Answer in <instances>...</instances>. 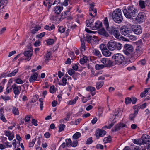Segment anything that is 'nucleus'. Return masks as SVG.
<instances>
[{
	"mask_svg": "<svg viewBox=\"0 0 150 150\" xmlns=\"http://www.w3.org/2000/svg\"><path fill=\"white\" fill-rule=\"evenodd\" d=\"M123 12L125 16L130 19L135 17L138 13L137 9L132 6H129L127 8H123Z\"/></svg>",
	"mask_w": 150,
	"mask_h": 150,
	"instance_id": "obj_1",
	"label": "nucleus"
},
{
	"mask_svg": "<svg viewBox=\"0 0 150 150\" xmlns=\"http://www.w3.org/2000/svg\"><path fill=\"white\" fill-rule=\"evenodd\" d=\"M112 18L114 21L118 23H121L123 20V17L121 10L120 9L115 10L112 14Z\"/></svg>",
	"mask_w": 150,
	"mask_h": 150,
	"instance_id": "obj_2",
	"label": "nucleus"
},
{
	"mask_svg": "<svg viewBox=\"0 0 150 150\" xmlns=\"http://www.w3.org/2000/svg\"><path fill=\"white\" fill-rule=\"evenodd\" d=\"M122 45L119 43H117L114 40H110L107 44V47L108 49L112 51L117 49L120 50L122 47Z\"/></svg>",
	"mask_w": 150,
	"mask_h": 150,
	"instance_id": "obj_3",
	"label": "nucleus"
},
{
	"mask_svg": "<svg viewBox=\"0 0 150 150\" xmlns=\"http://www.w3.org/2000/svg\"><path fill=\"white\" fill-rule=\"evenodd\" d=\"M112 59L114 60L115 64H121L125 60L124 56L120 53L114 54L112 57Z\"/></svg>",
	"mask_w": 150,
	"mask_h": 150,
	"instance_id": "obj_4",
	"label": "nucleus"
},
{
	"mask_svg": "<svg viewBox=\"0 0 150 150\" xmlns=\"http://www.w3.org/2000/svg\"><path fill=\"white\" fill-rule=\"evenodd\" d=\"M107 30L110 34L114 36L116 38L119 39L121 38V36L120 35L117 28L111 26L109 29H107Z\"/></svg>",
	"mask_w": 150,
	"mask_h": 150,
	"instance_id": "obj_5",
	"label": "nucleus"
},
{
	"mask_svg": "<svg viewBox=\"0 0 150 150\" xmlns=\"http://www.w3.org/2000/svg\"><path fill=\"white\" fill-rule=\"evenodd\" d=\"M133 50V48L132 45L128 44L124 45L123 51L125 55L130 56Z\"/></svg>",
	"mask_w": 150,
	"mask_h": 150,
	"instance_id": "obj_6",
	"label": "nucleus"
},
{
	"mask_svg": "<svg viewBox=\"0 0 150 150\" xmlns=\"http://www.w3.org/2000/svg\"><path fill=\"white\" fill-rule=\"evenodd\" d=\"M142 53V51L140 48L138 46L136 48L134 52H132L130 56L132 58L134 59L137 58L139 57Z\"/></svg>",
	"mask_w": 150,
	"mask_h": 150,
	"instance_id": "obj_7",
	"label": "nucleus"
},
{
	"mask_svg": "<svg viewBox=\"0 0 150 150\" xmlns=\"http://www.w3.org/2000/svg\"><path fill=\"white\" fill-rule=\"evenodd\" d=\"M120 31L122 34L127 37L132 33V29L130 28H128L125 26L122 27Z\"/></svg>",
	"mask_w": 150,
	"mask_h": 150,
	"instance_id": "obj_8",
	"label": "nucleus"
},
{
	"mask_svg": "<svg viewBox=\"0 0 150 150\" xmlns=\"http://www.w3.org/2000/svg\"><path fill=\"white\" fill-rule=\"evenodd\" d=\"M12 87L13 93L15 95L14 97L16 98L17 96L20 94L21 88L20 86H17L16 84L12 85Z\"/></svg>",
	"mask_w": 150,
	"mask_h": 150,
	"instance_id": "obj_9",
	"label": "nucleus"
},
{
	"mask_svg": "<svg viewBox=\"0 0 150 150\" xmlns=\"http://www.w3.org/2000/svg\"><path fill=\"white\" fill-rule=\"evenodd\" d=\"M106 133V131L103 130L98 129L95 131V135L96 138L98 139L100 137H102L104 136Z\"/></svg>",
	"mask_w": 150,
	"mask_h": 150,
	"instance_id": "obj_10",
	"label": "nucleus"
},
{
	"mask_svg": "<svg viewBox=\"0 0 150 150\" xmlns=\"http://www.w3.org/2000/svg\"><path fill=\"white\" fill-rule=\"evenodd\" d=\"M142 144H150V136L146 134L143 135L141 137Z\"/></svg>",
	"mask_w": 150,
	"mask_h": 150,
	"instance_id": "obj_11",
	"label": "nucleus"
},
{
	"mask_svg": "<svg viewBox=\"0 0 150 150\" xmlns=\"http://www.w3.org/2000/svg\"><path fill=\"white\" fill-rule=\"evenodd\" d=\"M145 19V14L143 13H139L136 18V20L138 22L140 23L143 22Z\"/></svg>",
	"mask_w": 150,
	"mask_h": 150,
	"instance_id": "obj_12",
	"label": "nucleus"
},
{
	"mask_svg": "<svg viewBox=\"0 0 150 150\" xmlns=\"http://www.w3.org/2000/svg\"><path fill=\"white\" fill-rule=\"evenodd\" d=\"M38 76L37 73L35 72L33 73L29 79V81L30 83H33L35 81L37 80Z\"/></svg>",
	"mask_w": 150,
	"mask_h": 150,
	"instance_id": "obj_13",
	"label": "nucleus"
},
{
	"mask_svg": "<svg viewBox=\"0 0 150 150\" xmlns=\"http://www.w3.org/2000/svg\"><path fill=\"white\" fill-rule=\"evenodd\" d=\"M126 125L123 123H120L117 124L113 129V131H116L120 129L121 128L125 127Z\"/></svg>",
	"mask_w": 150,
	"mask_h": 150,
	"instance_id": "obj_14",
	"label": "nucleus"
},
{
	"mask_svg": "<svg viewBox=\"0 0 150 150\" xmlns=\"http://www.w3.org/2000/svg\"><path fill=\"white\" fill-rule=\"evenodd\" d=\"M23 54L25 56L27 57L25 59L29 61L31 59L32 55V52L31 51H28L25 52Z\"/></svg>",
	"mask_w": 150,
	"mask_h": 150,
	"instance_id": "obj_15",
	"label": "nucleus"
},
{
	"mask_svg": "<svg viewBox=\"0 0 150 150\" xmlns=\"http://www.w3.org/2000/svg\"><path fill=\"white\" fill-rule=\"evenodd\" d=\"M132 31L136 34H140L142 31L141 27L140 26L135 27L134 28L132 29Z\"/></svg>",
	"mask_w": 150,
	"mask_h": 150,
	"instance_id": "obj_16",
	"label": "nucleus"
},
{
	"mask_svg": "<svg viewBox=\"0 0 150 150\" xmlns=\"http://www.w3.org/2000/svg\"><path fill=\"white\" fill-rule=\"evenodd\" d=\"M102 23L99 21H97L95 23V25L94 26L92 27V29L96 30L101 28L102 27Z\"/></svg>",
	"mask_w": 150,
	"mask_h": 150,
	"instance_id": "obj_17",
	"label": "nucleus"
},
{
	"mask_svg": "<svg viewBox=\"0 0 150 150\" xmlns=\"http://www.w3.org/2000/svg\"><path fill=\"white\" fill-rule=\"evenodd\" d=\"M98 32L99 34L105 37H108L109 36V34L106 31L105 29L104 28H102L99 30Z\"/></svg>",
	"mask_w": 150,
	"mask_h": 150,
	"instance_id": "obj_18",
	"label": "nucleus"
},
{
	"mask_svg": "<svg viewBox=\"0 0 150 150\" xmlns=\"http://www.w3.org/2000/svg\"><path fill=\"white\" fill-rule=\"evenodd\" d=\"M102 54L104 56L106 57H109L111 55V52L107 48H105L103 50Z\"/></svg>",
	"mask_w": 150,
	"mask_h": 150,
	"instance_id": "obj_19",
	"label": "nucleus"
},
{
	"mask_svg": "<svg viewBox=\"0 0 150 150\" xmlns=\"http://www.w3.org/2000/svg\"><path fill=\"white\" fill-rule=\"evenodd\" d=\"M86 89L88 91L91 92V94L92 96H94L95 95L96 93L95 92H93L95 90V88L94 87L89 86L87 87L86 88Z\"/></svg>",
	"mask_w": 150,
	"mask_h": 150,
	"instance_id": "obj_20",
	"label": "nucleus"
},
{
	"mask_svg": "<svg viewBox=\"0 0 150 150\" xmlns=\"http://www.w3.org/2000/svg\"><path fill=\"white\" fill-rule=\"evenodd\" d=\"M63 8L62 7H60L59 6L55 7L54 8V11L56 13L59 14L60 13L61 11L63 9Z\"/></svg>",
	"mask_w": 150,
	"mask_h": 150,
	"instance_id": "obj_21",
	"label": "nucleus"
},
{
	"mask_svg": "<svg viewBox=\"0 0 150 150\" xmlns=\"http://www.w3.org/2000/svg\"><path fill=\"white\" fill-rule=\"evenodd\" d=\"M85 43L84 42V40L83 39H81V51H84L85 50Z\"/></svg>",
	"mask_w": 150,
	"mask_h": 150,
	"instance_id": "obj_22",
	"label": "nucleus"
},
{
	"mask_svg": "<svg viewBox=\"0 0 150 150\" xmlns=\"http://www.w3.org/2000/svg\"><path fill=\"white\" fill-rule=\"evenodd\" d=\"M138 111L135 110L134 113L131 114L129 116V120H133L138 114Z\"/></svg>",
	"mask_w": 150,
	"mask_h": 150,
	"instance_id": "obj_23",
	"label": "nucleus"
},
{
	"mask_svg": "<svg viewBox=\"0 0 150 150\" xmlns=\"http://www.w3.org/2000/svg\"><path fill=\"white\" fill-rule=\"evenodd\" d=\"M93 52L94 55L98 56V57H100L101 56V54L99 51L96 49H94Z\"/></svg>",
	"mask_w": 150,
	"mask_h": 150,
	"instance_id": "obj_24",
	"label": "nucleus"
},
{
	"mask_svg": "<svg viewBox=\"0 0 150 150\" xmlns=\"http://www.w3.org/2000/svg\"><path fill=\"white\" fill-rule=\"evenodd\" d=\"M139 5L142 9L144 8L145 7L146 3L143 1L140 0L139 1Z\"/></svg>",
	"mask_w": 150,
	"mask_h": 150,
	"instance_id": "obj_25",
	"label": "nucleus"
},
{
	"mask_svg": "<svg viewBox=\"0 0 150 150\" xmlns=\"http://www.w3.org/2000/svg\"><path fill=\"white\" fill-rule=\"evenodd\" d=\"M142 138L141 139H134L133 141L134 143L139 145H141L142 144Z\"/></svg>",
	"mask_w": 150,
	"mask_h": 150,
	"instance_id": "obj_26",
	"label": "nucleus"
},
{
	"mask_svg": "<svg viewBox=\"0 0 150 150\" xmlns=\"http://www.w3.org/2000/svg\"><path fill=\"white\" fill-rule=\"evenodd\" d=\"M93 20H87L86 21V25L88 27H91L93 25Z\"/></svg>",
	"mask_w": 150,
	"mask_h": 150,
	"instance_id": "obj_27",
	"label": "nucleus"
},
{
	"mask_svg": "<svg viewBox=\"0 0 150 150\" xmlns=\"http://www.w3.org/2000/svg\"><path fill=\"white\" fill-rule=\"evenodd\" d=\"M88 61V59L86 57L84 56L83 58H81L80 60V62L82 64H84L86 63Z\"/></svg>",
	"mask_w": 150,
	"mask_h": 150,
	"instance_id": "obj_28",
	"label": "nucleus"
},
{
	"mask_svg": "<svg viewBox=\"0 0 150 150\" xmlns=\"http://www.w3.org/2000/svg\"><path fill=\"white\" fill-rule=\"evenodd\" d=\"M51 54V52H48L45 55L44 58L46 64L47 63V61L49 59Z\"/></svg>",
	"mask_w": 150,
	"mask_h": 150,
	"instance_id": "obj_29",
	"label": "nucleus"
},
{
	"mask_svg": "<svg viewBox=\"0 0 150 150\" xmlns=\"http://www.w3.org/2000/svg\"><path fill=\"white\" fill-rule=\"evenodd\" d=\"M105 65L101 64H96L95 66V68L96 70L101 69L105 67Z\"/></svg>",
	"mask_w": 150,
	"mask_h": 150,
	"instance_id": "obj_30",
	"label": "nucleus"
},
{
	"mask_svg": "<svg viewBox=\"0 0 150 150\" xmlns=\"http://www.w3.org/2000/svg\"><path fill=\"white\" fill-rule=\"evenodd\" d=\"M150 92V88H146L143 92H142L140 94V97L142 98L145 95V94L148 92L149 93Z\"/></svg>",
	"mask_w": 150,
	"mask_h": 150,
	"instance_id": "obj_31",
	"label": "nucleus"
},
{
	"mask_svg": "<svg viewBox=\"0 0 150 150\" xmlns=\"http://www.w3.org/2000/svg\"><path fill=\"white\" fill-rule=\"evenodd\" d=\"M18 69H16L13 71L8 74L7 76L8 77H11L13 76H15L16 74L18 72Z\"/></svg>",
	"mask_w": 150,
	"mask_h": 150,
	"instance_id": "obj_32",
	"label": "nucleus"
},
{
	"mask_svg": "<svg viewBox=\"0 0 150 150\" xmlns=\"http://www.w3.org/2000/svg\"><path fill=\"white\" fill-rule=\"evenodd\" d=\"M12 112V113L14 114L15 115H18L19 114L18 108L16 107H13Z\"/></svg>",
	"mask_w": 150,
	"mask_h": 150,
	"instance_id": "obj_33",
	"label": "nucleus"
},
{
	"mask_svg": "<svg viewBox=\"0 0 150 150\" xmlns=\"http://www.w3.org/2000/svg\"><path fill=\"white\" fill-rule=\"evenodd\" d=\"M104 82L103 81L97 83H96V88L97 89H99L102 86Z\"/></svg>",
	"mask_w": 150,
	"mask_h": 150,
	"instance_id": "obj_34",
	"label": "nucleus"
},
{
	"mask_svg": "<svg viewBox=\"0 0 150 150\" xmlns=\"http://www.w3.org/2000/svg\"><path fill=\"white\" fill-rule=\"evenodd\" d=\"M8 3L7 0H0V4L2 6H4L2 8H3L4 7V6H6V4Z\"/></svg>",
	"mask_w": 150,
	"mask_h": 150,
	"instance_id": "obj_35",
	"label": "nucleus"
},
{
	"mask_svg": "<svg viewBox=\"0 0 150 150\" xmlns=\"http://www.w3.org/2000/svg\"><path fill=\"white\" fill-rule=\"evenodd\" d=\"M81 136V134L79 132H77L75 133L73 136V138L74 139H76L79 137Z\"/></svg>",
	"mask_w": 150,
	"mask_h": 150,
	"instance_id": "obj_36",
	"label": "nucleus"
},
{
	"mask_svg": "<svg viewBox=\"0 0 150 150\" xmlns=\"http://www.w3.org/2000/svg\"><path fill=\"white\" fill-rule=\"evenodd\" d=\"M78 98H79L77 96L73 100H71L69 102L68 104L70 105H71L75 104L76 103V101L78 99Z\"/></svg>",
	"mask_w": 150,
	"mask_h": 150,
	"instance_id": "obj_37",
	"label": "nucleus"
},
{
	"mask_svg": "<svg viewBox=\"0 0 150 150\" xmlns=\"http://www.w3.org/2000/svg\"><path fill=\"white\" fill-rule=\"evenodd\" d=\"M113 65V62L108 59L107 61L106 64H105V67H110Z\"/></svg>",
	"mask_w": 150,
	"mask_h": 150,
	"instance_id": "obj_38",
	"label": "nucleus"
},
{
	"mask_svg": "<svg viewBox=\"0 0 150 150\" xmlns=\"http://www.w3.org/2000/svg\"><path fill=\"white\" fill-rule=\"evenodd\" d=\"M111 138L110 136L104 138L103 140L104 142L105 143L110 142H111Z\"/></svg>",
	"mask_w": 150,
	"mask_h": 150,
	"instance_id": "obj_39",
	"label": "nucleus"
},
{
	"mask_svg": "<svg viewBox=\"0 0 150 150\" xmlns=\"http://www.w3.org/2000/svg\"><path fill=\"white\" fill-rule=\"evenodd\" d=\"M65 141L67 146L69 147L71 144L72 141L70 139H66Z\"/></svg>",
	"mask_w": 150,
	"mask_h": 150,
	"instance_id": "obj_40",
	"label": "nucleus"
},
{
	"mask_svg": "<svg viewBox=\"0 0 150 150\" xmlns=\"http://www.w3.org/2000/svg\"><path fill=\"white\" fill-rule=\"evenodd\" d=\"M1 98L2 99H3L4 100H8L11 99L10 97L8 96H1Z\"/></svg>",
	"mask_w": 150,
	"mask_h": 150,
	"instance_id": "obj_41",
	"label": "nucleus"
},
{
	"mask_svg": "<svg viewBox=\"0 0 150 150\" xmlns=\"http://www.w3.org/2000/svg\"><path fill=\"white\" fill-rule=\"evenodd\" d=\"M86 41L88 43H90L91 42V40L94 41V39H92V36H89L86 37Z\"/></svg>",
	"mask_w": 150,
	"mask_h": 150,
	"instance_id": "obj_42",
	"label": "nucleus"
},
{
	"mask_svg": "<svg viewBox=\"0 0 150 150\" xmlns=\"http://www.w3.org/2000/svg\"><path fill=\"white\" fill-rule=\"evenodd\" d=\"M131 98H130L127 97L125 98V103L126 104L130 103L131 102Z\"/></svg>",
	"mask_w": 150,
	"mask_h": 150,
	"instance_id": "obj_43",
	"label": "nucleus"
},
{
	"mask_svg": "<svg viewBox=\"0 0 150 150\" xmlns=\"http://www.w3.org/2000/svg\"><path fill=\"white\" fill-rule=\"evenodd\" d=\"M65 127V125L64 124H61L59 127V132H60L63 130Z\"/></svg>",
	"mask_w": 150,
	"mask_h": 150,
	"instance_id": "obj_44",
	"label": "nucleus"
},
{
	"mask_svg": "<svg viewBox=\"0 0 150 150\" xmlns=\"http://www.w3.org/2000/svg\"><path fill=\"white\" fill-rule=\"evenodd\" d=\"M54 42V40L52 39H50L47 40V44L49 45H51L53 44Z\"/></svg>",
	"mask_w": 150,
	"mask_h": 150,
	"instance_id": "obj_45",
	"label": "nucleus"
},
{
	"mask_svg": "<svg viewBox=\"0 0 150 150\" xmlns=\"http://www.w3.org/2000/svg\"><path fill=\"white\" fill-rule=\"evenodd\" d=\"M62 84L59 83L60 85H62L63 86H65L67 83V80L66 78L65 77H63L62 79Z\"/></svg>",
	"mask_w": 150,
	"mask_h": 150,
	"instance_id": "obj_46",
	"label": "nucleus"
},
{
	"mask_svg": "<svg viewBox=\"0 0 150 150\" xmlns=\"http://www.w3.org/2000/svg\"><path fill=\"white\" fill-rule=\"evenodd\" d=\"M15 82L18 84H22L23 83V81L20 78H18L16 80Z\"/></svg>",
	"mask_w": 150,
	"mask_h": 150,
	"instance_id": "obj_47",
	"label": "nucleus"
},
{
	"mask_svg": "<svg viewBox=\"0 0 150 150\" xmlns=\"http://www.w3.org/2000/svg\"><path fill=\"white\" fill-rule=\"evenodd\" d=\"M39 101L40 102V108L41 110H42L43 107V99L42 98H40L39 99Z\"/></svg>",
	"mask_w": 150,
	"mask_h": 150,
	"instance_id": "obj_48",
	"label": "nucleus"
},
{
	"mask_svg": "<svg viewBox=\"0 0 150 150\" xmlns=\"http://www.w3.org/2000/svg\"><path fill=\"white\" fill-rule=\"evenodd\" d=\"M55 91L54 86V85L51 86L50 87V93H53Z\"/></svg>",
	"mask_w": 150,
	"mask_h": 150,
	"instance_id": "obj_49",
	"label": "nucleus"
},
{
	"mask_svg": "<svg viewBox=\"0 0 150 150\" xmlns=\"http://www.w3.org/2000/svg\"><path fill=\"white\" fill-rule=\"evenodd\" d=\"M104 23L105 24V26L106 27L107 29H107H108V27L109 26V25L107 17L105 18L104 22Z\"/></svg>",
	"mask_w": 150,
	"mask_h": 150,
	"instance_id": "obj_50",
	"label": "nucleus"
},
{
	"mask_svg": "<svg viewBox=\"0 0 150 150\" xmlns=\"http://www.w3.org/2000/svg\"><path fill=\"white\" fill-rule=\"evenodd\" d=\"M90 8L89 9V11H93L94 9V8L95 5L94 3H93L90 4Z\"/></svg>",
	"mask_w": 150,
	"mask_h": 150,
	"instance_id": "obj_51",
	"label": "nucleus"
},
{
	"mask_svg": "<svg viewBox=\"0 0 150 150\" xmlns=\"http://www.w3.org/2000/svg\"><path fill=\"white\" fill-rule=\"evenodd\" d=\"M65 30V28L62 26H60L58 29L59 32L62 33L64 32Z\"/></svg>",
	"mask_w": 150,
	"mask_h": 150,
	"instance_id": "obj_52",
	"label": "nucleus"
},
{
	"mask_svg": "<svg viewBox=\"0 0 150 150\" xmlns=\"http://www.w3.org/2000/svg\"><path fill=\"white\" fill-rule=\"evenodd\" d=\"M12 89L13 88L12 87V86H11V87L9 88V86L8 85V86L6 89V92L8 94L10 92H11L12 91Z\"/></svg>",
	"mask_w": 150,
	"mask_h": 150,
	"instance_id": "obj_53",
	"label": "nucleus"
},
{
	"mask_svg": "<svg viewBox=\"0 0 150 150\" xmlns=\"http://www.w3.org/2000/svg\"><path fill=\"white\" fill-rule=\"evenodd\" d=\"M93 141L92 140V137L89 138L86 141V144H91L93 142Z\"/></svg>",
	"mask_w": 150,
	"mask_h": 150,
	"instance_id": "obj_54",
	"label": "nucleus"
},
{
	"mask_svg": "<svg viewBox=\"0 0 150 150\" xmlns=\"http://www.w3.org/2000/svg\"><path fill=\"white\" fill-rule=\"evenodd\" d=\"M45 34V32H42L40 34H39L36 37L37 38H41L43 36H44Z\"/></svg>",
	"mask_w": 150,
	"mask_h": 150,
	"instance_id": "obj_55",
	"label": "nucleus"
},
{
	"mask_svg": "<svg viewBox=\"0 0 150 150\" xmlns=\"http://www.w3.org/2000/svg\"><path fill=\"white\" fill-rule=\"evenodd\" d=\"M0 119L3 121L4 122H7L6 119L5 118L4 115L3 114L0 115Z\"/></svg>",
	"mask_w": 150,
	"mask_h": 150,
	"instance_id": "obj_56",
	"label": "nucleus"
},
{
	"mask_svg": "<svg viewBox=\"0 0 150 150\" xmlns=\"http://www.w3.org/2000/svg\"><path fill=\"white\" fill-rule=\"evenodd\" d=\"M69 11H65L64 13L61 14V16L62 18H64L65 17V16L67 15L68 13H69Z\"/></svg>",
	"mask_w": 150,
	"mask_h": 150,
	"instance_id": "obj_57",
	"label": "nucleus"
},
{
	"mask_svg": "<svg viewBox=\"0 0 150 150\" xmlns=\"http://www.w3.org/2000/svg\"><path fill=\"white\" fill-rule=\"evenodd\" d=\"M108 59L107 58H103L100 60V61L103 64H106Z\"/></svg>",
	"mask_w": 150,
	"mask_h": 150,
	"instance_id": "obj_58",
	"label": "nucleus"
},
{
	"mask_svg": "<svg viewBox=\"0 0 150 150\" xmlns=\"http://www.w3.org/2000/svg\"><path fill=\"white\" fill-rule=\"evenodd\" d=\"M75 72V71L74 70L71 69H70L69 71H68V74L71 76H72L73 74H74Z\"/></svg>",
	"mask_w": 150,
	"mask_h": 150,
	"instance_id": "obj_59",
	"label": "nucleus"
},
{
	"mask_svg": "<svg viewBox=\"0 0 150 150\" xmlns=\"http://www.w3.org/2000/svg\"><path fill=\"white\" fill-rule=\"evenodd\" d=\"M32 123L33 125H34L35 126H37L38 125L37 123L38 121L37 120L35 119H32Z\"/></svg>",
	"mask_w": 150,
	"mask_h": 150,
	"instance_id": "obj_60",
	"label": "nucleus"
},
{
	"mask_svg": "<svg viewBox=\"0 0 150 150\" xmlns=\"http://www.w3.org/2000/svg\"><path fill=\"white\" fill-rule=\"evenodd\" d=\"M100 49L101 50L102 52H103V50L105 48H107L106 47V46L105 44H101L100 45Z\"/></svg>",
	"mask_w": 150,
	"mask_h": 150,
	"instance_id": "obj_61",
	"label": "nucleus"
},
{
	"mask_svg": "<svg viewBox=\"0 0 150 150\" xmlns=\"http://www.w3.org/2000/svg\"><path fill=\"white\" fill-rule=\"evenodd\" d=\"M66 117L64 118V120H66V121H68L71 115V113L70 112L67 113L66 115Z\"/></svg>",
	"mask_w": 150,
	"mask_h": 150,
	"instance_id": "obj_62",
	"label": "nucleus"
},
{
	"mask_svg": "<svg viewBox=\"0 0 150 150\" xmlns=\"http://www.w3.org/2000/svg\"><path fill=\"white\" fill-rule=\"evenodd\" d=\"M35 139H33L32 141V142H30L29 144V147H33L34 144L35 142Z\"/></svg>",
	"mask_w": 150,
	"mask_h": 150,
	"instance_id": "obj_63",
	"label": "nucleus"
},
{
	"mask_svg": "<svg viewBox=\"0 0 150 150\" xmlns=\"http://www.w3.org/2000/svg\"><path fill=\"white\" fill-rule=\"evenodd\" d=\"M150 36V34L148 33H144L143 35V37L145 38V39H147L149 38Z\"/></svg>",
	"mask_w": 150,
	"mask_h": 150,
	"instance_id": "obj_64",
	"label": "nucleus"
}]
</instances>
